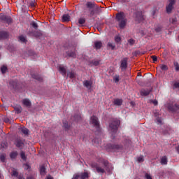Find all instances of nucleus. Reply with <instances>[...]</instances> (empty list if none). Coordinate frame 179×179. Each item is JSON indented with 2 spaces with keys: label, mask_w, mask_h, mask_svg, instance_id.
I'll use <instances>...</instances> for the list:
<instances>
[{
  "label": "nucleus",
  "mask_w": 179,
  "mask_h": 179,
  "mask_svg": "<svg viewBox=\"0 0 179 179\" xmlns=\"http://www.w3.org/2000/svg\"><path fill=\"white\" fill-rule=\"evenodd\" d=\"M173 65H174V66L176 68V71H179V64H178V62H173Z\"/></svg>",
  "instance_id": "48"
},
{
  "label": "nucleus",
  "mask_w": 179,
  "mask_h": 179,
  "mask_svg": "<svg viewBox=\"0 0 179 179\" xmlns=\"http://www.w3.org/2000/svg\"><path fill=\"white\" fill-rule=\"evenodd\" d=\"M20 156H21V159H22V160H26L27 159V157H26V154L23 151H22L20 152Z\"/></svg>",
  "instance_id": "44"
},
{
  "label": "nucleus",
  "mask_w": 179,
  "mask_h": 179,
  "mask_svg": "<svg viewBox=\"0 0 179 179\" xmlns=\"http://www.w3.org/2000/svg\"><path fill=\"white\" fill-rule=\"evenodd\" d=\"M6 71H8V67L5 65L1 66V72L3 75H5V73H6Z\"/></svg>",
  "instance_id": "35"
},
{
  "label": "nucleus",
  "mask_w": 179,
  "mask_h": 179,
  "mask_svg": "<svg viewBox=\"0 0 179 179\" xmlns=\"http://www.w3.org/2000/svg\"><path fill=\"white\" fill-rule=\"evenodd\" d=\"M115 43H120V41H121V37L115 36Z\"/></svg>",
  "instance_id": "52"
},
{
  "label": "nucleus",
  "mask_w": 179,
  "mask_h": 179,
  "mask_svg": "<svg viewBox=\"0 0 179 179\" xmlns=\"http://www.w3.org/2000/svg\"><path fill=\"white\" fill-rule=\"evenodd\" d=\"M96 170L97 173H100L101 174H104V173H106V170H104V169L99 166H96Z\"/></svg>",
  "instance_id": "26"
},
{
  "label": "nucleus",
  "mask_w": 179,
  "mask_h": 179,
  "mask_svg": "<svg viewBox=\"0 0 179 179\" xmlns=\"http://www.w3.org/2000/svg\"><path fill=\"white\" fill-rule=\"evenodd\" d=\"M121 122L119 120H114L109 124V132L111 134V138L115 139V134H117L118 131V127H120V124Z\"/></svg>",
  "instance_id": "2"
},
{
  "label": "nucleus",
  "mask_w": 179,
  "mask_h": 179,
  "mask_svg": "<svg viewBox=\"0 0 179 179\" xmlns=\"http://www.w3.org/2000/svg\"><path fill=\"white\" fill-rule=\"evenodd\" d=\"M67 55L71 58H76V51L73 50V51H69L67 52Z\"/></svg>",
  "instance_id": "17"
},
{
  "label": "nucleus",
  "mask_w": 179,
  "mask_h": 179,
  "mask_svg": "<svg viewBox=\"0 0 179 179\" xmlns=\"http://www.w3.org/2000/svg\"><path fill=\"white\" fill-rule=\"evenodd\" d=\"M169 4L166 6V12L168 15H170L173 12V9H174V5H176V2L177 0H168Z\"/></svg>",
  "instance_id": "4"
},
{
  "label": "nucleus",
  "mask_w": 179,
  "mask_h": 179,
  "mask_svg": "<svg viewBox=\"0 0 179 179\" xmlns=\"http://www.w3.org/2000/svg\"><path fill=\"white\" fill-rule=\"evenodd\" d=\"M31 76L33 79H36V80H38V82H41L43 80V78H41L40 75L37 73L31 74Z\"/></svg>",
  "instance_id": "19"
},
{
  "label": "nucleus",
  "mask_w": 179,
  "mask_h": 179,
  "mask_svg": "<svg viewBox=\"0 0 179 179\" xmlns=\"http://www.w3.org/2000/svg\"><path fill=\"white\" fill-rule=\"evenodd\" d=\"M10 159H16L17 157V151H13L10 154Z\"/></svg>",
  "instance_id": "33"
},
{
  "label": "nucleus",
  "mask_w": 179,
  "mask_h": 179,
  "mask_svg": "<svg viewBox=\"0 0 179 179\" xmlns=\"http://www.w3.org/2000/svg\"><path fill=\"white\" fill-rule=\"evenodd\" d=\"M159 68L162 69V71H168L169 67L166 64H160Z\"/></svg>",
  "instance_id": "37"
},
{
  "label": "nucleus",
  "mask_w": 179,
  "mask_h": 179,
  "mask_svg": "<svg viewBox=\"0 0 179 179\" xmlns=\"http://www.w3.org/2000/svg\"><path fill=\"white\" fill-rule=\"evenodd\" d=\"M176 150H177V152H178V153H179V145L178 146V147H176Z\"/></svg>",
  "instance_id": "62"
},
{
  "label": "nucleus",
  "mask_w": 179,
  "mask_h": 179,
  "mask_svg": "<svg viewBox=\"0 0 179 179\" xmlns=\"http://www.w3.org/2000/svg\"><path fill=\"white\" fill-rule=\"evenodd\" d=\"M96 141H97V140H96V139H95V140H94V142H96Z\"/></svg>",
  "instance_id": "64"
},
{
  "label": "nucleus",
  "mask_w": 179,
  "mask_h": 179,
  "mask_svg": "<svg viewBox=\"0 0 179 179\" xmlns=\"http://www.w3.org/2000/svg\"><path fill=\"white\" fill-rule=\"evenodd\" d=\"M90 123L96 128V131H100V122H99V118H97V117H91Z\"/></svg>",
  "instance_id": "5"
},
{
  "label": "nucleus",
  "mask_w": 179,
  "mask_h": 179,
  "mask_svg": "<svg viewBox=\"0 0 179 179\" xmlns=\"http://www.w3.org/2000/svg\"><path fill=\"white\" fill-rule=\"evenodd\" d=\"M108 47L111 49L112 50H115V45H114L113 43H108Z\"/></svg>",
  "instance_id": "42"
},
{
  "label": "nucleus",
  "mask_w": 179,
  "mask_h": 179,
  "mask_svg": "<svg viewBox=\"0 0 179 179\" xmlns=\"http://www.w3.org/2000/svg\"><path fill=\"white\" fill-rule=\"evenodd\" d=\"M17 178L18 179H24V178H23V175H22V174H20V175H19L18 176H17Z\"/></svg>",
  "instance_id": "57"
},
{
  "label": "nucleus",
  "mask_w": 179,
  "mask_h": 179,
  "mask_svg": "<svg viewBox=\"0 0 179 179\" xmlns=\"http://www.w3.org/2000/svg\"><path fill=\"white\" fill-rule=\"evenodd\" d=\"M85 6L87 8V9H89L90 16H94L96 11L100 9V7H99V6H97V4L93 1H87Z\"/></svg>",
  "instance_id": "3"
},
{
  "label": "nucleus",
  "mask_w": 179,
  "mask_h": 179,
  "mask_svg": "<svg viewBox=\"0 0 179 179\" xmlns=\"http://www.w3.org/2000/svg\"><path fill=\"white\" fill-rule=\"evenodd\" d=\"M4 122H9V118H8V117L5 118Z\"/></svg>",
  "instance_id": "59"
},
{
  "label": "nucleus",
  "mask_w": 179,
  "mask_h": 179,
  "mask_svg": "<svg viewBox=\"0 0 179 179\" xmlns=\"http://www.w3.org/2000/svg\"><path fill=\"white\" fill-rule=\"evenodd\" d=\"M0 178H2V175H1V173H0Z\"/></svg>",
  "instance_id": "63"
},
{
  "label": "nucleus",
  "mask_w": 179,
  "mask_h": 179,
  "mask_svg": "<svg viewBox=\"0 0 179 179\" xmlns=\"http://www.w3.org/2000/svg\"><path fill=\"white\" fill-rule=\"evenodd\" d=\"M19 40L21 41V43H27V40L24 37V36H20L19 37Z\"/></svg>",
  "instance_id": "41"
},
{
  "label": "nucleus",
  "mask_w": 179,
  "mask_h": 179,
  "mask_svg": "<svg viewBox=\"0 0 179 179\" xmlns=\"http://www.w3.org/2000/svg\"><path fill=\"white\" fill-rule=\"evenodd\" d=\"M14 110H15L16 114H20V113H22V106H15Z\"/></svg>",
  "instance_id": "25"
},
{
  "label": "nucleus",
  "mask_w": 179,
  "mask_h": 179,
  "mask_svg": "<svg viewBox=\"0 0 179 179\" xmlns=\"http://www.w3.org/2000/svg\"><path fill=\"white\" fill-rule=\"evenodd\" d=\"M152 92V87H150L149 88L142 89L140 91L141 96H149L150 93Z\"/></svg>",
  "instance_id": "12"
},
{
  "label": "nucleus",
  "mask_w": 179,
  "mask_h": 179,
  "mask_svg": "<svg viewBox=\"0 0 179 179\" xmlns=\"http://www.w3.org/2000/svg\"><path fill=\"white\" fill-rule=\"evenodd\" d=\"M168 110H169L171 113H176L179 110V103L176 104H169L168 106Z\"/></svg>",
  "instance_id": "10"
},
{
  "label": "nucleus",
  "mask_w": 179,
  "mask_h": 179,
  "mask_svg": "<svg viewBox=\"0 0 179 179\" xmlns=\"http://www.w3.org/2000/svg\"><path fill=\"white\" fill-rule=\"evenodd\" d=\"M135 43H136V41L134 38H131L128 40V43L129 44V45H134Z\"/></svg>",
  "instance_id": "46"
},
{
  "label": "nucleus",
  "mask_w": 179,
  "mask_h": 179,
  "mask_svg": "<svg viewBox=\"0 0 179 179\" xmlns=\"http://www.w3.org/2000/svg\"><path fill=\"white\" fill-rule=\"evenodd\" d=\"M22 103L26 107H31V102L28 99H23Z\"/></svg>",
  "instance_id": "20"
},
{
  "label": "nucleus",
  "mask_w": 179,
  "mask_h": 179,
  "mask_svg": "<svg viewBox=\"0 0 179 179\" xmlns=\"http://www.w3.org/2000/svg\"><path fill=\"white\" fill-rule=\"evenodd\" d=\"M73 120L74 121H76L78 122V121H80V120H82V117L80 116V115H76L73 117Z\"/></svg>",
  "instance_id": "38"
},
{
  "label": "nucleus",
  "mask_w": 179,
  "mask_h": 179,
  "mask_svg": "<svg viewBox=\"0 0 179 179\" xmlns=\"http://www.w3.org/2000/svg\"><path fill=\"white\" fill-rule=\"evenodd\" d=\"M10 85H12L13 89H16L17 87V82L16 81H10Z\"/></svg>",
  "instance_id": "39"
},
{
  "label": "nucleus",
  "mask_w": 179,
  "mask_h": 179,
  "mask_svg": "<svg viewBox=\"0 0 179 179\" xmlns=\"http://www.w3.org/2000/svg\"><path fill=\"white\" fill-rule=\"evenodd\" d=\"M46 179H54V178L52 176H51V175H48L47 176Z\"/></svg>",
  "instance_id": "58"
},
{
  "label": "nucleus",
  "mask_w": 179,
  "mask_h": 179,
  "mask_svg": "<svg viewBox=\"0 0 179 179\" xmlns=\"http://www.w3.org/2000/svg\"><path fill=\"white\" fill-rule=\"evenodd\" d=\"M113 80L115 83H117V82H120V76H115L113 78Z\"/></svg>",
  "instance_id": "49"
},
{
  "label": "nucleus",
  "mask_w": 179,
  "mask_h": 179,
  "mask_svg": "<svg viewBox=\"0 0 179 179\" xmlns=\"http://www.w3.org/2000/svg\"><path fill=\"white\" fill-rule=\"evenodd\" d=\"M79 176L80 179L89 178V173L87 172L81 173Z\"/></svg>",
  "instance_id": "22"
},
{
  "label": "nucleus",
  "mask_w": 179,
  "mask_h": 179,
  "mask_svg": "<svg viewBox=\"0 0 179 179\" xmlns=\"http://www.w3.org/2000/svg\"><path fill=\"white\" fill-rule=\"evenodd\" d=\"M9 37V34L5 31H0V40H4V38H8Z\"/></svg>",
  "instance_id": "14"
},
{
  "label": "nucleus",
  "mask_w": 179,
  "mask_h": 179,
  "mask_svg": "<svg viewBox=\"0 0 179 179\" xmlns=\"http://www.w3.org/2000/svg\"><path fill=\"white\" fill-rule=\"evenodd\" d=\"M114 104L115 106H122V99H116L114 100Z\"/></svg>",
  "instance_id": "28"
},
{
  "label": "nucleus",
  "mask_w": 179,
  "mask_h": 179,
  "mask_svg": "<svg viewBox=\"0 0 179 179\" xmlns=\"http://www.w3.org/2000/svg\"><path fill=\"white\" fill-rule=\"evenodd\" d=\"M168 163L167 157L166 156H164L161 159V164L166 165Z\"/></svg>",
  "instance_id": "34"
},
{
  "label": "nucleus",
  "mask_w": 179,
  "mask_h": 179,
  "mask_svg": "<svg viewBox=\"0 0 179 179\" xmlns=\"http://www.w3.org/2000/svg\"><path fill=\"white\" fill-rule=\"evenodd\" d=\"M173 86H174V88L175 89H179V83H175L174 84H173Z\"/></svg>",
  "instance_id": "55"
},
{
  "label": "nucleus",
  "mask_w": 179,
  "mask_h": 179,
  "mask_svg": "<svg viewBox=\"0 0 179 179\" xmlns=\"http://www.w3.org/2000/svg\"><path fill=\"white\" fill-rule=\"evenodd\" d=\"M85 22H86V20H85V18H80L78 20L79 24H85Z\"/></svg>",
  "instance_id": "47"
},
{
  "label": "nucleus",
  "mask_w": 179,
  "mask_h": 179,
  "mask_svg": "<svg viewBox=\"0 0 179 179\" xmlns=\"http://www.w3.org/2000/svg\"><path fill=\"white\" fill-rule=\"evenodd\" d=\"M94 47L96 50H100L103 47V43L100 41H95Z\"/></svg>",
  "instance_id": "15"
},
{
  "label": "nucleus",
  "mask_w": 179,
  "mask_h": 179,
  "mask_svg": "<svg viewBox=\"0 0 179 179\" xmlns=\"http://www.w3.org/2000/svg\"><path fill=\"white\" fill-rule=\"evenodd\" d=\"M5 160H6V154H0V162H1V163H5Z\"/></svg>",
  "instance_id": "30"
},
{
  "label": "nucleus",
  "mask_w": 179,
  "mask_h": 179,
  "mask_svg": "<svg viewBox=\"0 0 179 179\" xmlns=\"http://www.w3.org/2000/svg\"><path fill=\"white\" fill-rule=\"evenodd\" d=\"M103 167L108 174H111V171H113V166L108 163V162H103Z\"/></svg>",
  "instance_id": "11"
},
{
  "label": "nucleus",
  "mask_w": 179,
  "mask_h": 179,
  "mask_svg": "<svg viewBox=\"0 0 179 179\" xmlns=\"http://www.w3.org/2000/svg\"><path fill=\"white\" fill-rule=\"evenodd\" d=\"M170 22L172 23V24H177V17H173L170 19Z\"/></svg>",
  "instance_id": "40"
},
{
  "label": "nucleus",
  "mask_w": 179,
  "mask_h": 179,
  "mask_svg": "<svg viewBox=\"0 0 179 179\" xmlns=\"http://www.w3.org/2000/svg\"><path fill=\"white\" fill-rule=\"evenodd\" d=\"M83 85L87 89H91L92 87V83L89 80H85L83 82Z\"/></svg>",
  "instance_id": "23"
},
{
  "label": "nucleus",
  "mask_w": 179,
  "mask_h": 179,
  "mask_svg": "<svg viewBox=\"0 0 179 179\" xmlns=\"http://www.w3.org/2000/svg\"><path fill=\"white\" fill-rule=\"evenodd\" d=\"M116 21L117 22L118 27L122 30L125 29L128 20L124 12L117 13L115 16Z\"/></svg>",
  "instance_id": "1"
},
{
  "label": "nucleus",
  "mask_w": 179,
  "mask_h": 179,
  "mask_svg": "<svg viewBox=\"0 0 179 179\" xmlns=\"http://www.w3.org/2000/svg\"><path fill=\"white\" fill-rule=\"evenodd\" d=\"M120 68L122 71H125L128 68V58L124 57L121 60Z\"/></svg>",
  "instance_id": "9"
},
{
  "label": "nucleus",
  "mask_w": 179,
  "mask_h": 179,
  "mask_svg": "<svg viewBox=\"0 0 179 179\" xmlns=\"http://www.w3.org/2000/svg\"><path fill=\"white\" fill-rule=\"evenodd\" d=\"M63 127L66 129V131H69V129L71 128V125L68 124V122L65 121V122H63Z\"/></svg>",
  "instance_id": "32"
},
{
  "label": "nucleus",
  "mask_w": 179,
  "mask_h": 179,
  "mask_svg": "<svg viewBox=\"0 0 179 179\" xmlns=\"http://www.w3.org/2000/svg\"><path fill=\"white\" fill-rule=\"evenodd\" d=\"M14 145H15L17 148L21 149V148H23V145H24V139L20 137L16 138Z\"/></svg>",
  "instance_id": "8"
},
{
  "label": "nucleus",
  "mask_w": 179,
  "mask_h": 179,
  "mask_svg": "<svg viewBox=\"0 0 179 179\" xmlns=\"http://www.w3.org/2000/svg\"><path fill=\"white\" fill-rule=\"evenodd\" d=\"M157 124H162V118L157 117Z\"/></svg>",
  "instance_id": "56"
},
{
  "label": "nucleus",
  "mask_w": 179,
  "mask_h": 179,
  "mask_svg": "<svg viewBox=\"0 0 179 179\" xmlns=\"http://www.w3.org/2000/svg\"><path fill=\"white\" fill-rule=\"evenodd\" d=\"M30 25L31 26V27H33L35 30H37V29H38V24H37V22L32 21L30 23Z\"/></svg>",
  "instance_id": "36"
},
{
  "label": "nucleus",
  "mask_w": 179,
  "mask_h": 179,
  "mask_svg": "<svg viewBox=\"0 0 179 179\" xmlns=\"http://www.w3.org/2000/svg\"><path fill=\"white\" fill-rule=\"evenodd\" d=\"M145 159H143V156H140L138 157V162L142 163V162H144Z\"/></svg>",
  "instance_id": "51"
},
{
  "label": "nucleus",
  "mask_w": 179,
  "mask_h": 179,
  "mask_svg": "<svg viewBox=\"0 0 179 179\" xmlns=\"http://www.w3.org/2000/svg\"><path fill=\"white\" fill-rule=\"evenodd\" d=\"M145 177L146 179H153V178H152V176H150V174H149L148 173H145Z\"/></svg>",
  "instance_id": "53"
},
{
  "label": "nucleus",
  "mask_w": 179,
  "mask_h": 179,
  "mask_svg": "<svg viewBox=\"0 0 179 179\" xmlns=\"http://www.w3.org/2000/svg\"><path fill=\"white\" fill-rule=\"evenodd\" d=\"M0 19L2 20V22H4V23H8V24H10V23H12V18L10 16L0 14Z\"/></svg>",
  "instance_id": "7"
},
{
  "label": "nucleus",
  "mask_w": 179,
  "mask_h": 179,
  "mask_svg": "<svg viewBox=\"0 0 179 179\" xmlns=\"http://www.w3.org/2000/svg\"><path fill=\"white\" fill-rule=\"evenodd\" d=\"M71 20V16L69 14H64L62 16V22H69Z\"/></svg>",
  "instance_id": "21"
},
{
  "label": "nucleus",
  "mask_w": 179,
  "mask_h": 179,
  "mask_svg": "<svg viewBox=\"0 0 179 179\" xmlns=\"http://www.w3.org/2000/svg\"><path fill=\"white\" fill-rule=\"evenodd\" d=\"M27 179H34V177H33V176H29Z\"/></svg>",
  "instance_id": "61"
},
{
  "label": "nucleus",
  "mask_w": 179,
  "mask_h": 179,
  "mask_svg": "<svg viewBox=\"0 0 179 179\" xmlns=\"http://www.w3.org/2000/svg\"><path fill=\"white\" fill-rule=\"evenodd\" d=\"M22 134H24V135H28L29 134V129H26V128H22L21 129Z\"/></svg>",
  "instance_id": "45"
},
{
  "label": "nucleus",
  "mask_w": 179,
  "mask_h": 179,
  "mask_svg": "<svg viewBox=\"0 0 179 179\" xmlns=\"http://www.w3.org/2000/svg\"><path fill=\"white\" fill-rule=\"evenodd\" d=\"M152 103L155 106H157V101H153Z\"/></svg>",
  "instance_id": "60"
},
{
  "label": "nucleus",
  "mask_w": 179,
  "mask_h": 179,
  "mask_svg": "<svg viewBox=\"0 0 179 179\" xmlns=\"http://www.w3.org/2000/svg\"><path fill=\"white\" fill-rule=\"evenodd\" d=\"M28 34H30V36H34V37H36V38L41 37V36H43L41 31H29L28 32Z\"/></svg>",
  "instance_id": "13"
},
{
  "label": "nucleus",
  "mask_w": 179,
  "mask_h": 179,
  "mask_svg": "<svg viewBox=\"0 0 179 179\" xmlns=\"http://www.w3.org/2000/svg\"><path fill=\"white\" fill-rule=\"evenodd\" d=\"M134 19L138 23H142L145 20V15L141 11H137L134 13Z\"/></svg>",
  "instance_id": "6"
},
{
  "label": "nucleus",
  "mask_w": 179,
  "mask_h": 179,
  "mask_svg": "<svg viewBox=\"0 0 179 179\" xmlns=\"http://www.w3.org/2000/svg\"><path fill=\"white\" fill-rule=\"evenodd\" d=\"M46 169L45 166H41V169H40V173L41 176H45L46 172Z\"/></svg>",
  "instance_id": "31"
},
{
  "label": "nucleus",
  "mask_w": 179,
  "mask_h": 179,
  "mask_svg": "<svg viewBox=\"0 0 179 179\" xmlns=\"http://www.w3.org/2000/svg\"><path fill=\"white\" fill-rule=\"evenodd\" d=\"M100 65V60L94 59L91 62V66H99Z\"/></svg>",
  "instance_id": "24"
},
{
  "label": "nucleus",
  "mask_w": 179,
  "mask_h": 179,
  "mask_svg": "<svg viewBox=\"0 0 179 179\" xmlns=\"http://www.w3.org/2000/svg\"><path fill=\"white\" fill-rule=\"evenodd\" d=\"M151 58H152L153 62H156L157 61V56L152 55V56H151Z\"/></svg>",
  "instance_id": "54"
},
{
  "label": "nucleus",
  "mask_w": 179,
  "mask_h": 179,
  "mask_svg": "<svg viewBox=\"0 0 179 179\" xmlns=\"http://www.w3.org/2000/svg\"><path fill=\"white\" fill-rule=\"evenodd\" d=\"M11 176L12 177H19V172H17V169L15 168L11 169Z\"/></svg>",
  "instance_id": "18"
},
{
  "label": "nucleus",
  "mask_w": 179,
  "mask_h": 179,
  "mask_svg": "<svg viewBox=\"0 0 179 179\" xmlns=\"http://www.w3.org/2000/svg\"><path fill=\"white\" fill-rule=\"evenodd\" d=\"M29 6H31V8H34V6H36V1H31L30 3H29Z\"/></svg>",
  "instance_id": "50"
},
{
  "label": "nucleus",
  "mask_w": 179,
  "mask_h": 179,
  "mask_svg": "<svg viewBox=\"0 0 179 179\" xmlns=\"http://www.w3.org/2000/svg\"><path fill=\"white\" fill-rule=\"evenodd\" d=\"M67 76L70 78V79H75V78H76V73L73 71H71L67 73Z\"/></svg>",
  "instance_id": "27"
},
{
  "label": "nucleus",
  "mask_w": 179,
  "mask_h": 179,
  "mask_svg": "<svg viewBox=\"0 0 179 179\" xmlns=\"http://www.w3.org/2000/svg\"><path fill=\"white\" fill-rule=\"evenodd\" d=\"M59 71L61 73H62L63 76L66 75V69L64 66H59Z\"/></svg>",
  "instance_id": "29"
},
{
  "label": "nucleus",
  "mask_w": 179,
  "mask_h": 179,
  "mask_svg": "<svg viewBox=\"0 0 179 179\" xmlns=\"http://www.w3.org/2000/svg\"><path fill=\"white\" fill-rule=\"evenodd\" d=\"M108 147L112 149L113 150H118L121 149V145L117 144H110Z\"/></svg>",
  "instance_id": "16"
},
{
  "label": "nucleus",
  "mask_w": 179,
  "mask_h": 179,
  "mask_svg": "<svg viewBox=\"0 0 179 179\" xmlns=\"http://www.w3.org/2000/svg\"><path fill=\"white\" fill-rule=\"evenodd\" d=\"M163 29V27L162 26H157L155 29V31H156V33H160V31H162Z\"/></svg>",
  "instance_id": "43"
}]
</instances>
